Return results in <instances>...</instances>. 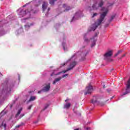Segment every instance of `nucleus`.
Here are the masks:
<instances>
[{
  "mask_svg": "<svg viewBox=\"0 0 130 130\" xmlns=\"http://www.w3.org/2000/svg\"><path fill=\"white\" fill-rule=\"evenodd\" d=\"M102 11L103 12L101 14L100 19L98 20V24H93V27H91V31H95V30H96L98 27V26H100V25H101L102 22H103V20L108 13V9L106 8L105 7L102 8Z\"/></svg>",
  "mask_w": 130,
  "mask_h": 130,
  "instance_id": "obj_1",
  "label": "nucleus"
},
{
  "mask_svg": "<svg viewBox=\"0 0 130 130\" xmlns=\"http://www.w3.org/2000/svg\"><path fill=\"white\" fill-rule=\"evenodd\" d=\"M93 91H94L93 86H92V84H91V83H89L88 86H87L85 88V92L84 93V95H90V94H92Z\"/></svg>",
  "mask_w": 130,
  "mask_h": 130,
  "instance_id": "obj_2",
  "label": "nucleus"
},
{
  "mask_svg": "<svg viewBox=\"0 0 130 130\" xmlns=\"http://www.w3.org/2000/svg\"><path fill=\"white\" fill-rule=\"evenodd\" d=\"M76 66H77V62L75 61L72 62L71 63H70L69 66V68H68V71H72V70H73V69H74V68H75Z\"/></svg>",
  "mask_w": 130,
  "mask_h": 130,
  "instance_id": "obj_3",
  "label": "nucleus"
},
{
  "mask_svg": "<svg viewBox=\"0 0 130 130\" xmlns=\"http://www.w3.org/2000/svg\"><path fill=\"white\" fill-rule=\"evenodd\" d=\"M100 98L99 96L96 95L95 96H93V99L91 100V103H92V104H95V103H97V102H98V100H99Z\"/></svg>",
  "mask_w": 130,
  "mask_h": 130,
  "instance_id": "obj_4",
  "label": "nucleus"
},
{
  "mask_svg": "<svg viewBox=\"0 0 130 130\" xmlns=\"http://www.w3.org/2000/svg\"><path fill=\"white\" fill-rule=\"evenodd\" d=\"M45 92H48L50 90V83H48L46 86L43 88Z\"/></svg>",
  "mask_w": 130,
  "mask_h": 130,
  "instance_id": "obj_5",
  "label": "nucleus"
},
{
  "mask_svg": "<svg viewBox=\"0 0 130 130\" xmlns=\"http://www.w3.org/2000/svg\"><path fill=\"white\" fill-rule=\"evenodd\" d=\"M48 6V3L47 2H44L42 5L43 11L44 12Z\"/></svg>",
  "mask_w": 130,
  "mask_h": 130,
  "instance_id": "obj_6",
  "label": "nucleus"
},
{
  "mask_svg": "<svg viewBox=\"0 0 130 130\" xmlns=\"http://www.w3.org/2000/svg\"><path fill=\"white\" fill-rule=\"evenodd\" d=\"M112 51H109L105 54L104 56L105 57H110L112 56Z\"/></svg>",
  "mask_w": 130,
  "mask_h": 130,
  "instance_id": "obj_7",
  "label": "nucleus"
},
{
  "mask_svg": "<svg viewBox=\"0 0 130 130\" xmlns=\"http://www.w3.org/2000/svg\"><path fill=\"white\" fill-rule=\"evenodd\" d=\"M63 8L65 9L64 12H68V11L71 10V8L70 7V6H68L67 4H63Z\"/></svg>",
  "mask_w": 130,
  "mask_h": 130,
  "instance_id": "obj_8",
  "label": "nucleus"
},
{
  "mask_svg": "<svg viewBox=\"0 0 130 130\" xmlns=\"http://www.w3.org/2000/svg\"><path fill=\"white\" fill-rule=\"evenodd\" d=\"M62 79V78L61 77H59L55 79V80L53 82V85H55V83H57V82H59Z\"/></svg>",
  "mask_w": 130,
  "mask_h": 130,
  "instance_id": "obj_9",
  "label": "nucleus"
},
{
  "mask_svg": "<svg viewBox=\"0 0 130 130\" xmlns=\"http://www.w3.org/2000/svg\"><path fill=\"white\" fill-rule=\"evenodd\" d=\"M93 10H98L99 6L97 3H95L92 6Z\"/></svg>",
  "mask_w": 130,
  "mask_h": 130,
  "instance_id": "obj_10",
  "label": "nucleus"
},
{
  "mask_svg": "<svg viewBox=\"0 0 130 130\" xmlns=\"http://www.w3.org/2000/svg\"><path fill=\"white\" fill-rule=\"evenodd\" d=\"M103 5H104V2H103V0H100L98 3L99 7L101 8L103 6Z\"/></svg>",
  "mask_w": 130,
  "mask_h": 130,
  "instance_id": "obj_11",
  "label": "nucleus"
},
{
  "mask_svg": "<svg viewBox=\"0 0 130 130\" xmlns=\"http://www.w3.org/2000/svg\"><path fill=\"white\" fill-rule=\"evenodd\" d=\"M71 107V103H67L64 105V109H69Z\"/></svg>",
  "mask_w": 130,
  "mask_h": 130,
  "instance_id": "obj_12",
  "label": "nucleus"
},
{
  "mask_svg": "<svg viewBox=\"0 0 130 130\" xmlns=\"http://www.w3.org/2000/svg\"><path fill=\"white\" fill-rule=\"evenodd\" d=\"M22 108H20L19 110H18V112H17V113L16 114V116H15V117H18V116H19L20 114H21V112H22Z\"/></svg>",
  "mask_w": 130,
  "mask_h": 130,
  "instance_id": "obj_13",
  "label": "nucleus"
},
{
  "mask_svg": "<svg viewBox=\"0 0 130 130\" xmlns=\"http://www.w3.org/2000/svg\"><path fill=\"white\" fill-rule=\"evenodd\" d=\"M36 100V96H30V98L28 100V102H31L32 101H34V100Z\"/></svg>",
  "mask_w": 130,
  "mask_h": 130,
  "instance_id": "obj_14",
  "label": "nucleus"
},
{
  "mask_svg": "<svg viewBox=\"0 0 130 130\" xmlns=\"http://www.w3.org/2000/svg\"><path fill=\"white\" fill-rule=\"evenodd\" d=\"M57 0H50L49 4L51 6H53L54 5V2H56Z\"/></svg>",
  "mask_w": 130,
  "mask_h": 130,
  "instance_id": "obj_15",
  "label": "nucleus"
},
{
  "mask_svg": "<svg viewBox=\"0 0 130 130\" xmlns=\"http://www.w3.org/2000/svg\"><path fill=\"white\" fill-rule=\"evenodd\" d=\"M35 5L36 7H38L39 6H40V1L35 2Z\"/></svg>",
  "mask_w": 130,
  "mask_h": 130,
  "instance_id": "obj_16",
  "label": "nucleus"
},
{
  "mask_svg": "<svg viewBox=\"0 0 130 130\" xmlns=\"http://www.w3.org/2000/svg\"><path fill=\"white\" fill-rule=\"evenodd\" d=\"M24 123L22 122L20 124L16 125L15 128H19V127H21V126H22V125H24Z\"/></svg>",
  "mask_w": 130,
  "mask_h": 130,
  "instance_id": "obj_17",
  "label": "nucleus"
},
{
  "mask_svg": "<svg viewBox=\"0 0 130 130\" xmlns=\"http://www.w3.org/2000/svg\"><path fill=\"white\" fill-rule=\"evenodd\" d=\"M121 52H122V51L121 50L118 51L117 53L115 54V56H117V55H118V54H120Z\"/></svg>",
  "mask_w": 130,
  "mask_h": 130,
  "instance_id": "obj_18",
  "label": "nucleus"
},
{
  "mask_svg": "<svg viewBox=\"0 0 130 130\" xmlns=\"http://www.w3.org/2000/svg\"><path fill=\"white\" fill-rule=\"evenodd\" d=\"M95 45H96V40L93 41V42L91 44V47H94V46H95Z\"/></svg>",
  "mask_w": 130,
  "mask_h": 130,
  "instance_id": "obj_19",
  "label": "nucleus"
},
{
  "mask_svg": "<svg viewBox=\"0 0 130 130\" xmlns=\"http://www.w3.org/2000/svg\"><path fill=\"white\" fill-rule=\"evenodd\" d=\"M73 111L75 113L78 114V111H77V107H75L73 109Z\"/></svg>",
  "mask_w": 130,
  "mask_h": 130,
  "instance_id": "obj_20",
  "label": "nucleus"
},
{
  "mask_svg": "<svg viewBox=\"0 0 130 130\" xmlns=\"http://www.w3.org/2000/svg\"><path fill=\"white\" fill-rule=\"evenodd\" d=\"M48 106H49V105L47 104L45 107L44 108V109L42 110V111H44V110H45L46 109H47V108L48 107Z\"/></svg>",
  "mask_w": 130,
  "mask_h": 130,
  "instance_id": "obj_21",
  "label": "nucleus"
},
{
  "mask_svg": "<svg viewBox=\"0 0 130 130\" xmlns=\"http://www.w3.org/2000/svg\"><path fill=\"white\" fill-rule=\"evenodd\" d=\"M2 126H4L5 129H6V127H7V124L6 123L4 124V122L2 123Z\"/></svg>",
  "mask_w": 130,
  "mask_h": 130,
  "instance_id": "obj_22",
  "label": "nucleus"
},
{
  "mask_svg": "<svg viewBox=\"0 0 130 130\" xmlns=\"http://www.w3.org/2000/svg\"><path fill=\"white\" fill-rule=\"evenodd\" d=\"M84 41L85 42H89V40L86 38V36H84Z\"/></svg>",
  "mask_w": 130,
  "mask_h": 130,
  "instance_id": "obj_23",
  "label": "nucleus"
},
{
  "mask_svg": "<svg viewBox=\"0 0 130 130\" xmlns=\"http://www.w3.org/2000/svg\"><path fill=\"white\" fill-rule=\"evenodd\" d=\"M27 13H30V11H29L28 10L25 11H23V14H24L25 15H26Z\"/></svg>",
  "mask_w": 130,
  "mask_h": 130,
  "instance_id": "obj_24",
  "label": "nucleus"
},
{
  "mask_svg": "<svg viewBox=\"0 0 130 130\" xmlns=\"http://www.w3.org/2000/svg\"><path fill=\"white\" fill-rule=\"evenodd\" d=\"M114 18H115V16H114V15L112 16L111 17V19H110V22H111V21L112 20H113V19H114Z\"/></svg>",
  "mask_w": 130,
  "mask_h": 130,
  "instance_id": "obj_25",
  "label": "nucleus"
},
{
  "mask_svg": "<svg viewBox=\"0 0 130 130\" xmlns=\"http://www.w3.org/2000/svg\"><path fill=\"white\" fill-rule=\"evenodd\" d=\"M69 71H70V70H69V68H68L67 70H64V71H62L61 73H63L64 74V73H67V72H69Z\"/></svg>",
  "mask_w": 130,
  "mask_h": 130,
  "instance_id": "obj_26",
  "label": "nucleus"
},
{
  "mask_svg": "<svg viewBox=\"0 0 130 130\" xmlns=\"http://www.w3.org/2000/svg\"><path fill=\"white\" fill-rule=\"evenodd\" d=\"M68 76H69V74H65V75L62 76V77H61V78H62V79H63V78H66V77H68Z\"/></svg>",
  "mask_w": 130,
  "mask_h": 130,
  "instance_id": "obj_27",
  "label": "nucleus"
},
{
  "mask_svg": "<svg viewBox=\"0 0 130 130\" xmlns=\"http://www.w3.org/2000/svg\"><path fill=\"white\" fill-rule=\"evenodd\" d=\"M32 24L30 23V25H26L25 26L26 27V28H27V27H28V28H30V26H32Z\"/></svg>",
  "mask_w": 130,
  "mask_h": 130,
  "instance_id": "obj_28",
  "label": "nucleus"
},
{
  "mask_svg": "<svg viewBox=\"0 0 130 130\" xmlns=\"http://www.w3.org/2000/svg\"><path fill=\"white\" fill-rule=\"evenodd\" d=\"M97 15H98V14L97 13H94L92 16V18H94V17H96V16H97Z\"/></svg>",
  "mask_w": 130,
  "mask_h": 130,
  "instance_id": "obj_29",
  "label": "nucleus"
},
{
  "mask_svg": "<svg viewBox=\"0 0 130 130\" xmlns=\"http://www.w3.org/2000/svg\"><path fill=\"white\" fill-rule=\"evenodd\" d=\"M77 15H78V13H76L75 15V16L73 17L72 20H71V22H73L74 19H75V18H76V17H77Z\"/></svg>",
  "mask_w": 130,
  "mask_h": 130,
  "instance_id": "obj_30",
  "label": "nucleus"
},
{
  "mask_svg": "<svg viewBox=\"0 0 130 130\" xmlns=\"http://www.w3.org/2000/svg\"><path fill=\"white\" fill-rule=\"evenodd\" d=\"M25 114H21L20 116H19V118H22V117H23V116H24Z\"/></svg>",
  "mask_w": 130,
  "mask_h": 130,
  "instance_id": "obj_31",
  "label": "nucleus"
},
{
  "mask_svg": "<svg viewBox=\"0 0 130 130\" xmlns=\"http://www.w3.org/2000/svg\"><path fill=\"white\" fill-rule=\"evenodd\" d=\"M65 45H66V44H64V43L62 44V46H63V50H66V47H64Z\"/></svg>",
  "mask_w": 130,
  "mask_h": 130,
  "instance_id": "obj_32",
  "label": "nucleus"
},
{
  "mask_svg": "<svg viewBox=\"0 0 130 130\" xmlns=\"http://www.w3.org/2000/svg\"><path fill=\"white\" fill-rule=\"evenodd\" d=\"M31 108H32V105L29 106L27 108V109L30 110V109H31Z\"/></svg>",
  "mask_w": 130,
  "mask_h": 130,
  "instance_id": "obj_33",
  "label": "nucleus"
},
{
  "mask_svg": "<svg viewBox=\"0 0 130 130\" xmlns=\"http://www.w3.org/2000/svg\"><path fill=\"white\" fill-rule=\"evenodd\" d=\"M61 67H64V66H66V63H63L61 64Z\"/></svg>",
  "mask_w": 130,
  "mask_h": 130,
  "instance_id": "obj_34",
  "label": "nucleus"
},
{
  "mask_svg": "<svg viewBox=\"0 0 130 130\" xmlns=\"http://www.w3.org/2000/svg\"><path fill=\"white\" fill-rule=\"evenodd\" d=\"M61 72H58L56 75H60V74H61Z\"/></svg>",
  "mask_w": 130,
  "mask_h": 130,
  "instance_id": "obj_35",
  "label": "nucleus"
},
{
  "mask_svg": "<svg viewBox=\"0 0 130 130\" xmlns=\"http://www.w3.org/2000/svg\"><path fill=\"white\" fill-rule=\"evenodd\" d=\"M124 56H125V54H123V55L121 56V57H124Z\"/></svg>",
  "mask_w": 130,
  "mask_h": 130,
  "instance_id": "obj_36",
  "label": "nucleus"
},
{
  "mask_svg": "<svg viewBox=\"0 0 130 130\" xmlns=\"http://www.w3.org/2000/svg\"><path fill=\"white\" fill-rule=\"evenodd\" d=\"M34 123H38V121L34 122Z\"/></svg>",
  "mask_w": 130,
  "mask_h": 130,
  "instance_id": "obj_37",
  "label": "nucleus"
},
{
  "mask_svg": "<svg viewBox=\"0 0 130 130\" xmlns=\"http://www.w3.org/2000/svg\"><path fill=\"white\" fill-rule=\"evenodd\" d=\"M67 101H69V99H67L65 100V102H67Z\"/></svg>",
  "mask_w": 130,
  "mask_h": 130,
  "instance_id": "obj_38",
  "label": "nucleus"
},
{
  "mask_svg": "<svg viewBox=\"0 0 130 130\" xmlns=\"http://www.w3.org/2000/svg\"><path fill=\"white\" fill-rule=\"evenodd\" d=\"M38 93L39 94L40 93H41V91H39Z\"/></svg>",
  "mask_w": 130,
  "mask_h": 130,
  "instance_id": "obj_39",
  "label": "nucleus"
},
{
  "mask_svg": "<svg viewBox=\"0 0 130 130\" xmlns=\"http://www.w3.org/2000/svg\"><path fill=\"white\" fill-rule=\"evenodd\" d=\"M74 130H80L79 128H76V129H75Z\"/></svg>",
  "mask_w": 130,
  "mask_h": 130,
  "instance_id": "obj_40",
  "label": "nucleus"
},
{
  "mask_svg": "<svg viewBox=\"0 0 130 130\" xmlns=\"http://www.w3.org/2000/svg\"><path fill=\"white\" fill-rule=\"evenodd\" d=\"M103 88H105V85H103Z\"/></svg>",
  "mask_w": 130,
  "mask_h": 130,
  "instance_id": "obj_41",
  "label": "nucleus"
},
{
  "mask_svg": "<svg viewBox=\"0 0 130 130\" xmlns=\"http://www.w3.org/2000/svg\"><path fill=\"white\" fill-rule=\"evenodd\" d=\"M87 129H90V128L87 127Z\"/></svg>",
  "mask_w": 130,
  "mask_h": 130,
  "instance_id": "obj_42",
  "label": "nucleus"
},
{
  "mask_svg": "<svg viewBox=\"0 0 130 130\" xmlns=\"http://www.w3.org/2000/svg\"><path fill=\"white\" fill-rule=\"evenodd\" d=\"M49 10H50V8L48 9V11H49Z\"/></svg>",
  "mask_w": 130,
  "mask_h": 130,
  "instance_id": "obj_43",
  "label": "nucleus"
},
{
  "mask_svg": "<svg viewBox=\"0 0 130 130\" xmlns=\"http://www.w3.org/2000/svg\"><path fill=\"white\" fill-rule=\"evenodd\" d=\"M52 76H53V74H51V77H52Z\"/></svg>",
  "mask_w": 130,
  "mask_h": 130,
  "instance_id": "obj_44",
  "label": "nucleus"
},
{
  "mask_svg": "<svg viewBox=\"0 0 130 130\" xmlns=\"http://www.w3.org/2000/svg\"><path fill=\"white\" fill-rule=\"evenodd\" d=\"M0 75H1V76H3V75H2V74H1V73H0Z\"/></svg>",
  "mask_w": 130,
  "mask_h": 130,
  "instance_id": "obj_45",
  "label": "nucleus"
},
{
  "mask_svg": "<svg viewBox=\"0 0 130 130\" xmlns=\"http://www.w3.org/2000/svg\"><path fill=\"white\" fill-rule=\"evenodd\" d=\"M31 12H33V10H31Z\"/></svg>",
  "mask_w": 130,
  "mask_h": 130,
  "instance_id": "obj_46",
  "label": "nucleus"
},
{
  "mask_svg": "<svg viewBox=\"0 0 130 130\" xmlns=\"http://www.w3.org/2000/svg\"><path fill=\"white\" fill-rule=\"evenodd\" d=\"M32 13H34V14H35V13H36V12H32Z\"/></svg>",
  "mask_w": 130,
  "mask_h": 130,
  "instance_id": "obj_47",
  "label": "nucleus"
},
{
  "mask_svg": "<svg viewBox=\"0 0 130 130\" xmlns=\"http://www.w3.org/2000/svg\"><path fill=\"white\" fill-rule=\"evenodd\" d=\"M107 91H108H108H109V89H107Z\"/></svg>",
  "mask_w": 130,
  "mask_h": 130,
  "instance_id": "obj_48",
  "label": "nucleus"
},
{
  "mask_svg": "<svg viewBox=\"0 0 130 130\" xmlns=\"http://www.w3.org/2000/svg\"><path fill=\"white\" fill-rule=\"evenodd\" d=\"M23 7H26V6H25V5H24V6H23Z\"/></svg>",
  "mask_w": 130,
  "mask_h": 130,
  "instance_id": "obj_49",
  "label": "nucleus"
},
{
  "mask_svg": "<svg viewBox=\"0 0 130 130\" xmlns=\"http://www.w3.org/2000/svg\"><path fill=\"white\" fill-rule=\"evenodd\" d=\"M12 106H11V107H12Z\"/></svg>",
  "mask_w": 130,
  "mask_h": 130,
  "instance_id": "obj_50",
  "label": "nucleus"
}]
</instances>
